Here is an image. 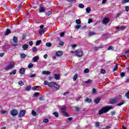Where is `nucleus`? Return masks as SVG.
<instances>
[{
	"label": "nucleus",
	"mask_w": 129,
	"mask_h": 129,
	"mask_svg": "<svg viewBox=\"0 0 129 129\" xmlns=\"http://www.w3.org/2000/svg\"><path fill=\"white\" fill-rule=\"evenodd\" d=\"M39 58L40 57H39V56L36 55L33 58V62H37L38 60H39Z\"/></svg>",
	"instance_id": "4468645a"
},
{
	"label": "nucleus",
	"mask_w": 129,
	"mask_h": 129,
	"mask_svg": "<svg viewBox=\"0 0 129 129\" xmlns=\"http://www.w3.org/2000/svg\"><path fill=\"white\" fill-rule=\"evenodd\" d=\"M21 8H22V5H19L18 7V12H21Z\"/></svg>",
	"instance_id": "a18cd8bd"
},
{
	"label": "nucleus",
	"mask_w": 129,
	"mask_h": 129,
	"mask_svg": "<svg viewBox=\"0 0 129 129\" xmlns=\"http://www.w3.org/2000/svg\"><path fill=\"white\" fill-rule=\"evenodd\" d=\"M41 43H42V40H37L36 42V46H39L40 45V44H41Z\"/></svg>",
	"instance_id": "bb28decb"
},
{
	"label": "nucleus",
	"mask_w": 129,
	"mask_h": 129,
	"mask_svg": "<svg viewBox=\"0 0 129 129\" xmlns=\"http://www.w3.org/2000/svg\"><path fill=\"white\" fill-rule=\"evenodd\" d=\"M45 15H46V16H50V15H52V12H51V11H48V12H47L46 14H45Z\"/></svg>",
	"instance_id": "49530a36"
},
{
	"label": "nucleus",
	"mask_w": 129,
	"mask_h": 129,
	"mask_svg": "<svg viewBox=\"0 0 129 129\" xmlns=\"http://www.w3.org/2000/svg\"><path fill=\"white\" fill-rule=\"evenodd\" d=\"M63 55V52L61 51H57L56 52L55 56H57V57H61Z\"/></svg>",
	"instance_id": "6e6552de"
},
{
	"label": "nucleus",
	"mask_w": 129,
	"mask_h": 129,
	"mask_svg": "<svg viewBox=\"0 0 129 129\" xmlns=\"http://www.w3.org/2000/svg\"><path fill=\"white\" fill-rule=\"evenodd\" d=\"M39 86H34L32 88V89H33L34 90H37V88H39Z\"/></svg>",
	"instance_id": "4d7b16f0"
},
{
	"label": "nucleus",
	"mask_w": 129,
	"mask_h": 129,
	"mask_svg": "<svg viewBox=\"0 0 129 129\" xmlns=\"http://www.w3.org/2000/svg\"><path fill=\"white\" fill-rule=\"evenodd\" d=\"M13 41L14 43H18V37L17 36H14Z\"/></svg>",
	"instance_id": "b1692460"
},
{
	"label": "nucleus",
	"mask_w": 129,
	"mask_h": 129,
	"mask_svg": "<svg viewBox=\"0 0 129 129\" xmlns=\"http://www.w3.org/2000/svg\"><path fill=\"white\" fill-rule=\"evenodd\" d=\"M32 114L33 116H36L37 115V112L34 110H33L32 111Z\"/></svg>",
	"instance_id": "473e14b6"
},
{
	"label": "nucleus",
	"mask_w": 129,
	"mask_h": 129,
	"mask_svg": "<svg viewBox=\"0 0 129 129\" xmlns=\"http://www.w3.org/2000/svg\"><path fill=\"white\" fill-rule=\"evenodd\" d=\"M92 93H93V94H96V90L95 89L93 88L92 89Z\"/></svg>",
	"instance_id": "13d9d810"
},
{
	"label": "nucleus",
	"mask_w": 129,
	"mask_h": 129,
	"mask_svg": "<svg viewBox=\"0 0 129 129\" xmlns=\"http://www.w3.org/2000/svg\"><path fill=\"white\" fill-rule=\"evenodd\" d=\"M116 28L117 29V30H124V29H126V27L122 26V27H120L117 26V27H116Z\"/></svg>",
	"instance_id": "6ab92c4d"
},
{
	"label": "nucleus",
	"mask_w": 129,
	"mask_h": 129,
	"mask_svg": "<svg viewBox=\"0 0 129 129\" xmlns=\"http://www.w3.org/2000/svg\"><path fill=\"white\" fill-rule=\"evenodd\" d=\"M58 44L60 46H64V42L62 41H60Z\"/></svg>",
	"instance_id": "bf43d9fd"
},
{
	"label": "nucleus",
	"mask_w": 129,
	"mask_h": 129,
	"mask_svg": "<svg viewBox=\"0 0 129 129\" xmlns=\"http://www.w3.org/2000/svg\"><path fill=\"white\" fill-rule=\"evenodd\" d=\"M25 57H26V54H25V53H21L20 54V57L22 59H24V58H25Z\"/></svg>",
	"instance_id": "72a5a7b5"
},
{
	"label": "nucleus",
	"mask_w": 129,
	"mask_h": 129,
	"mask_svg": "<svg viewBox=\"0 0 129 129\" xmlns=\"http://www.w3.org/2000/svg\"><path fill=\"white\" fill-rule=\"evenodd\" d=\"M101 74H105L106 73V72L104 69H101Z\"/></svg>",
	"instance_id": "09e8293b"
},
{
	"label": "nucleus",
	"mask_w": 129,
	"mask_h": 129,
	"mask_svg": "<svg viewBox=\"0 0 129 129\" xmlns=\"http://www.w3.org/2000/svg\"><path fill=\"white\" fill-rule=\"evenodd\" d=\"M28 68H32V67H34V64L32 63H30L29 64H28Z\"/></svg>",
	"instance_id": "4c0bfd02"
},
{
	"label": "nucleus",
	"mask_w": 129,
	"mask_h": 129,
	"mask_svg": "<svg viewBox=\"0 0 129 129\" xmlns=\"http://www.w3.org/2000/svg\"><path fill=\"white\" fill-rule=\"evenodd\" d=\"M125 103V101H121L120 103L116 104L117 106H121V105H122L123 104H124Z\"/></svg>",
	"instance_id": "4be33fe9"
},
{
	"label": "nucleus",
	"mask_w": 129,
	"mask_h": 129,
	"mask_svg": "<svg viewBox=\"0 0 129 129\" xmlns=\"http://www.w3.org/2000/svg\"><path fill=\"white\" fill-rule=\"evenodd\" d=\"M43 122H44V123H47V122H49V119L47 118L43 119Z\"/></svg>",
	"instance_id": "de8ad7c7"
},
{
	"label": "nucleus",
	"mask_w": 129,
	"mask_h": 129,
	"mask_svg": "<svg viewBox=\"0 0 129 129\" xmlns=\"http://www.w3.org/2000/svg\"><path fill=\"white\" fill-rule=\"evenodd\" d=\"M86 13H87L88 14H89L91 11V8L90 7H88L86 8Z\"/></svg>",
	"instance_id": "393cba45"
},
{
	"label": "nucleus",
	"mask_w": 129,
	"mask_h": 129,
	"mask_svg": "<svg viewBox=\"0 0 129 129\" xmlns=\"http://www.w3.org/2000/svg\"><path fill=\"white\" fill-rule=\"evenodd\" d=\"M1 112L2 114H5V113H7V111L2 110Z\"/></svg>",
	"instance_id": "69168bd1"
},
{
	"label": "nucleus",
	"mask_w": 129,
	"mask_h": 129,
	"mask_svg": "<svg viewBox=\"0 0 129 129\" xmlns=\"http://www.w3.org/2000/svg\"><path fill=\"white\" fill-rule=\"evenodd\" d=\"M18 84H19L20 86H23V85H24V82H23L22 81H20L18 82Z\"/></svg>",
	"instance_id": "a19ab883"
},
{
	"label": "nucleus",
	"mask_w": 129,
	"mask_h": 129,
	"mask_svg": "<svg viewBox=\"0 0 129 129\" xmlns=\"http://www.w3.org/2000/svg\"><path fill=\"white\" fill-rule=\"evenodd\" d=\"M10 113L12 116H16L18 115V110L16 109H13L11 111Z\"/></svg>",
	"instance_id": "423d86ee"
},
{
	"label": "nucleus",
	"mask_w": 129,
	"mask_h": 129,
	"mask_svg": "<svg viewBox=\"0 0 129 129\" xmlns=\"http://www.w3.org/2000/svg\"><path fill=\"white\" fill-rule=\"evenodd\" d=\"M76 53L78 57H82L83 55V51L81 49H78L76 50Z\"/></svg>",
	"instance_id": "39448f33"
},
{
	"label": "nucleus",
	"mask_w": 129,
	"mask_h": 129,
	"mask_svg": "<svg viewBox=\"0 0 129 129\" xmlns=\"http://www.w3.org/2000/svg\"><path fill=\"white\" fill-rule=\"evenodd\" d=\"M125 10L126 12H128L129 7L128 6H126L125 8Z\"/></svg>",
	"instance_id": "774afa93"
},
{
	"label": "nucleus",
	"mask_w": 129,
	"mask_h": 129,
	"mask_svg": "<svg viewBox=\"0 0 129 129\" xmlns=\"http://www.w3.org/2000/svg\"><path fill=\"white\" fill-rule=\"evenodd\" d=\"M110 109H112V107L110 106H106L105 107L102 108L99 111V115H101V114H103V113H106V112L109 111Z\"/></svg>",
	"instance_id": "f257e3e1"
},
{
	"label": "nucleus",
	"mask_w": 129,
	"mask_h": 129,
	"mask_svg": "<svg viewBox=\"0 0 129 129\" xmlns=\"http://www.w3.org/2000/svg\"><path fill=\"white\" fill-rule=\"evenodd\" d=\"M26 72V69L25 68H21L20 69V71H19V73H20V74H25V73Z\"/></svg>",
	"instance_id": "9d476101"
},
{
	"label": "nucleus",
	"mask_w": 129,
	"mask_h": 129,
	"mask_svg": "<svg viewBox=\"0 0 129 129\" xmlns=\"http://www.w3.org/2000/svg\"><path fill=\"white\" fill-rule=\"evenodd\" d=\"M125 96L126 97V98H127V99H129V91L125 93Z\"/></svg>",
	"instance_id": "79ce46f5"
},
{
	"label": "nucleus",
	"mask_w": 129,
	"mask_h": 129,
	"mask_svg": "<svg viewBox=\"0 0 129 129\" xmlns=\"http://www.w3.org/2000/svg\"><path fill=\"white\" fill-rule=\"evenodd\" d=\"M29 48V45L28 44H24L22 45V48L23 50H26Z\"/></svg>",
	"instance_id": "f8f14e48"
},
{
	"label": "nucleus",
	"mask_w": 129,
	"mask_h": 129,
	"mask_svg": "<svg viewBox=\"0 0 129 129\" xmlns=\"http://www.w3.org/2000/svg\"><path fill=\"white\" fill-rule=\"evenodd\" d=\"M54 78H55V80H59V79H60V75L59 74H54Z\"/></svg>",
	"instance_id": "2eb2a0df"
},
{
	"label": "nucleus",
	"mask_w": 129,
	"mask_h": 129,
	"mask_svg": "<svg viewBox=\"0 0 129 129\" xmlns=\"http://www.w3.org/2000/svg\"><path fill=\"white\" fill-rule=\"evenodd\" d=\"M42 74H44L45 75H50V74H51V72H49V71H43L42 72Z\"/></svg>",
	"instance_id": "aec40b11"
},
{
	"label": "nucleus",
	"mask_w": 129,
	"mask_h": 129,
	"mask_svg": "<svg viewBox=\"0 0 129 129\" xmlns=\"http://www.w3.org/2000/svg\"><path fill=\"white\" fill-rule=\"evenodd\" d=\"M80 109H81V108H80L78 107H75V110H76V111H79V110H80Z\"/></svg>",
	"instance_id": "e2e57ef3"
},
{
	"label": "nucleus",
	"mask_w": 129,
	"mask_h": 129,
	"mask_svg": "<svg viewBox=\"0 0 129 129\" xmlns=\"http://www.w3.org/2000/svg\"><path fill=\"white\" fill-rule=\"evenodd\" d=\"M75 29L76 30H79L81 28V26L80 25H78L75 26Z\"/></svg>",
	"instance_id": "e433bc0d"
},
{
	"label": "nucleus",
	"mask_w": 129,
	"mask_h": 129,
	"mask_svg": "<svg viewBox=\"0 0 129 129\" xmlns=\"http://www.w3.org/2000/svg\"><path fill=\"white\" fill-rule=\"evenodd\" d=\"M93 20H92V19H89L88 20V24H90V23H93Z\"/></svg>",
	"instance_id": "680f3d73"
},
{
	"label": "nucleus",
	"mask_w": 129,
	"mask_h": 129,
	"mask_svg": "<svg viewBox=\"0 0 129 129\" xmlns=\"http://www.w3.org/2000/svg\"><path fill=\"white\" fill-rule=\"evenodd\" d=\"M31 90V86H28L26 87V91H30Z\"/></svg>",
	"instance_id": "c9c22d12"
},
{
	"label": "nucleus",
	"mask_w": 129,
	"mask_h": 129,
	"mask_svg": "<svg viewBox=\"0 0 129 129\" xmlns=\"http://www.w3.org/2000/svg\"><path fill=\"white\" fill-rule=\"evenodd\" d=\"M121 3L122 5H124V4H126V3H129V0H122Z\"/></svg>",
	"instance_id": "c756f323"
},
{
	"label": "nucleus",
	"mask_w": 129,
	"mask_h": 129,
	"mask_svg": "<svg viewBox=\"0 0 129 129\" xmlns=\"http://www.w3.org/2000/svg\"><path fill=\"white\" fill-rule=\"evenodd\" d=\"M115 111H111V115H115Z\"/></svg>",
	"instance_id": "338daca9"
},
{
	"label": "nucleus",
	"mask_w": 129,
	"mask_h": 129,
	"mask_svg": "<svg viewBox=\"0 0 129 129\" xmlns=\"http://www.w3.org/2000/svg\"><path fill=\"white\" fill-rule=\"evenodd\" d=\"M46 46H47V47H51L52 43L51 42H47L46 43Z\"/></svg>",
	"instance_id": "ea45409f"
},
{
	"label": "nucleus",
	"mask_w": 129,
	"mask_h": 129,
	"mask_svg": "<svg viewBox=\"0 0 129 129\" xmlns=\"http://www.w3.org/2000/svg\"><path fill=\"white\" fill-rule=\"evenodd\" d=\"M66 107H63L60 109V110H61L62 114V115H63V116H67V117H68V116H69V115L68 114V113H67V112H66Z\"/></svg>",
	"instance_id": "7ed1b4c3"
},
{
	"label": "nucleus",
	"mask_w": 129,
	"mask_h": 129,
	"mask_svg": "<svg viewBox=\"0 0 129 129\" xmlns=\"http://www.w3.org/2000/svg\"><path fill=\"white\" fill-rule=\"evenodd\" d=\"M109 22V19L107 18H105L102 21L103 24H108V22Z\"/></svg>",
	"instance_id": "9b49d317"
},
{
	"label": "nucleus",
	"mask_w": 129,
	"mask_h": 129,
	"mask_svg": "<svg viewBox=\"0 0 129 129\" xmlns=\"http://www.w3.org/2000/svg\"><path fill=\"white\" fill-rule=\"evenodd\" d=\"M13 68H15V63L9 64L5 67V70H11V69H13Z\"/></svg>",
	"instance_id": "20e7f679"
},
{
	"label": "nucleus",
	"mask_w": 129,
	"mask_h": 129,
	"mask_svg": "<svg viewBox=\"0 0 129 129\" xmlns=\"http://www.w3.org/2000/svg\"><path fill=\"white\" fill-rule=\"evenodd\" d=\"M49 87H54L56 90L60 89V86L56 82H51L48 84Z\"/></svg>",
	"instance_id": "f03ea898"
},
{
	"label": "nucleus",
	"mask_w": 129,
	"mask_h": 129,
	"mask_svg": "<svg viewBox=\"0 0 129 129\" xmlns=\"http://www.w3.org/2000/svg\"><path fill=\"white\" fill-rule=\"evenodd\" d=\"M11 31L10 30V29H7L6 30V31L5 32V33H4V35L5 36H8V35H9V34H11Z\"/></svg>",
	"instance_id": "dca6fc26"
},
{
	"label": "nucleus",
	"mask_w": 129,
	"mask_h": 129,
	"mask_svg": "<svg viewBox=\"0 0 129 129\" xmlns=\"http://www.w3.org/2000/svg\"><path fill=\"white\" fill-rule=\"evenodd\" d=\"M107 50H113V46H109L107 49Z\"/></svg>",
	"instance_id": "6e6d98bb"
},
{
	"label": "nucleus",
	"mask_w": 129,
	"mask_h": 129,
	"mask_svg": "<svg viewBox=\"0 0 129 129\" xmlns=\"http://www.w3.org/2000/svg\"><path fill=\"white\" fill-rule=\"evenodd\" d=\"M101 100V98L99 97H97L94 100V102L96 104H98L99 102H100V101Z\"/></svg>",
	"instance_id": "1a4fd4ad"
},
{
	"label": "nucleus",
	"mask_w": 129,
	"mask_h": 129,
	"mask_svg": "<svg viewBox=\"0 0 129 129\" xmlns=\"http://www.w3.org/2000/svg\"><path fill=\"white\" fill-rule=\"evenodd\" d=\"M37 50H38V49H37V47H33V48H32V51H33V52H37Z\"/></svg>",
	"instance_id": "8fccbe9b"
},
{
	"label": "nucleus",
	"mask_w": 129,
	"mask_h": 129,
	"mask_svg": "<svg viewBox=\"0 0 129 129\" xmlns=\"http://www.w3.org/2000/svg\"><path fill=\"white\" fill-rule=\"evenodd\" d=\"M17 74V70L14 69V70H13L10 73V75H16V74Z\"/></svg>",
	"instance_id": "f3484780"
},
{
	"label": "nucleus",
	"mask_w": 129,
	"mask_h": 129,
	"mask_svg": "<svg viewBox=\"0 0 129 129\" xmlns=\"http://www.w3.org/2000/svg\"><path fill=\"white\" fill-rule=\"evenodd\" d=\"M125 76V73L124 72H122L120 74V76H121L122 78L124 77Z\"/></svg>",
	"instance_id": "37998d69"
},
{
	"label": "nucleus",
	"mask_w": 129,
	"mask_h": 129,
	"mask_svg": "<svg viewBox=\"0 0 129 129\" xmlns=\"http://www.w3.org/2000/svg\"><path fill=\"white\" fill-rule=\"evenodd\" d=\"M53 115L56 118L59 117V113H58V112H57V111H55V112H53Z\"/></svg>",
	"instance_id": "a878e982"
},
{
	"label": "nucleus",
	"mask_w": 129,
	"mask_h": 129,
	"mask_svg": "<svg viewBox=\"0 0 129 129\" xmlns=\"http://www.w3.org/2000/svg\"><path fill=\"white\" fill-rule=\"evenodd\" d=\"M40 95V93L39 92H35L34 94H33V97H38V96Z\"/></svg>",
	"instance_id": "cd10ccee"
},
{
	"label": "nucleus",
	"mask_w": 129,
	"mask_h": 129,
	"mask_svg": "<svg viewBox=\"0 0 129 129\" xmlns=\"http://www.w3.org/2000/svg\"><path fill=\"white\" fill-rule=\"evenodd\" d=\"M79 8H80V9H83V8H84V5L83 4H80L79 5Z\"/></svg>",
	"instance_id": "c03bdc74"
},
{
	"label": "nucleus",
	"mask_w": 129,
	"mask_h": 129,
	"mask_svg": "<svg viewBox=\"0 0 129 129\" xmlns=\"http://www.w3.org/2000/svg\"><path fill=\"white\" fill-rule=\"evenodd\" d=\"M85 101L88 103H91V102H92V100L89 99V98H87L85 99Z\"/></svg>",
	"instance_id": "a211bd4d"
},
{
	"label": "nucleus",
	"mask_w": 129,
	"mask_h": 129,
	"mask_svg": "<svg viewBox=\"0 0 129 129\" xmlns=\"http://www.w3.org/2000/svg\"><path fill=\"white\" fill-rule=\"evenodd\" d=\"M25 114H26V110H22L20 111V112L19 114V117H23V116H25Z\"/></svg>",
	"instance_id": "0eeeda50"
},
{
	"label": "nucleus",
	"mask_w": 129,
	"mask_h": 129,
	"mask_svg": "<svg viewBox=\"0 0 129 129\" xmlns=\"http://www.w3.org/2000/svg\"><path fill=\"white\" fill-rule=\"evenodd\" d=\"M117 69H118V67L117 64H116L114 67V69H113V72H114L115 71H116V70H117Z\"/></svg>",
	"instance_id": "f704fd0d"
},
{
	"label": "nucleus",
	"mask_w": 129,
	"mask_h": 129,
	"mask_svg": "<svg viewBox=\"0 0 129 129\" xmlns=\"http://www.w3.org/2000/svg\"><path fill=\"white\" fill-rule=\"evenodd\" d=\"M49 82L48 81H45L44 82V85H48V86H49Z\"/></svg>",
	"instance_id": "603ef678"
},
{
	"label": "nucleus",
	"mask_w": 129,
	"mask_h": 129,
	"mask_svg": "<svg viewBox=\"0 0 129 129\" xmlns=\"http://www.w3.org/2000/svg\"><path fill=\"white\" fill-rule=\"evenodd\" d=\"M45 9L43 7H40V9H39V13H43L44 12Z\"/></svg>",
	"instance_id": "c85d7f7f"
},
{
	"label": "nucleus",
	"mask_w": 129,
	"mask_h": 129,
	"mask_svg": "<svg viewBox=\"0 0 129 129\" xmlns=\"http://www.w3.org/2000/svg\"><path fill=\"white\" fill-rule=\"evenodd\" d=\"M85 83H86V84H88L89 83H91V80L88 79L87 81H85Z\"/></svg>",
	"instance_id": "58836bf2"
},
{
	"label": "nucleus",
	"mask_w": 129,
	"mask_h": 129,
	"mask_svg": "<svg viewBox=\"0 0 129 129\" xmlns=\"http://www.w3.org/2000/svg\"><path fill=\"white\" fill-rule=\"evenodd\" d=\"M77 78H78V74H75L74 77L73 78V81H76V80H77Z\"/></svg>",
	"instance_id": "412c9836"
},
{
	"label": "nucleus",
	"mask_w": 129,
	"mask_h": 129,
	"mask_svg": "<svg viewBox=\"0 0 129 129\" xmlns=\"http://www.w3.org/2000/svg\"><path fill=\"white\" fill-rule=\"evenodd\" d=\"M94 35H95V33L93 31H89V33H88V35L90 37H91V36H93Z\"/></svg>",
	"instance_id": "5701e85b"
},
{
	"label": "nucleus",
	"mask_w": 129,
	"mask_h": 129,
	"mask_svg": "<svg viewBox=\"0 0 129 129\" xmlns=\"http://www.w3.org/2000/svg\"><path fill=\"white\" fill-rule=\"evenodd\" d=\"M36 76H37V74H32V75H30V76H29V78H33V77H36Z\"/></svg>",
	"instance_id": "864d4df0"
},
{
	"label": "nucleus",
	"mask_w": 129,
	"mask_h": 129,
	"mask_svg": "<svg viewBox=\"0 0 129 129\" xmlns=\"http://www.w3.org/2000/svg\"><path fill=\"white\" fill-rule=\"evenodd\" d=\"M84 73H89V69H86L84 71Z\"/></svg>",
	"instance_id": "5fc2aeb1"
},
{
	"label": "nucleus",
	"mask_w": 129,
	"mask_h": 129,
	"mask_svg": "<svg viewBox=\"0 0 129 129\" xmlns=\"http://www.w3.org/2000/svg\"><path fill=\"white\" fill-rule=\"evenodd\" d=\"M39 100H40V101H43L45 100V99L43 98V96H41L39 98Z\"/></svg>",
	"instance_id": "3c124183"
},
{
	"label": "nucleus",
	"mask_w": 129,
	"mask_h": 129,
	"mask_svg": "<svg viewBox=\"0 0 129 129\" xmlns=\"http://www.w3.org/2000/svg\"><path fill=\"white\" fill-rule=\"evenodd\" d=\"M45 32H46L45 30L41 29L39 31V35H42V34H44V33H45Z\"/></svg>",
	"instance_id": "2f4dec72"
},
{
	"label": "nucleus",
	"mask_w": 129,
	"mask_h": 129,
	"mask_svg": "<svg viewBox=\"0 0 129 129\" xmlns=\"http://www.w3.org/2000/svg\"><path fill=\"white\" fill-rule=\"evenodd\" d=\"M76 23L78 25H80V24H81V20L80 19H77L76 20Z\"/></svg>",
	"instance_id": "7c9ffc66"
},
{
	"label": "nucleus",
	"mask_w": 129,
	"mask_h": 129,
	"mask_svg": "<svg viewBox=\"0 0 129 129\" xmlns=\"http://www.w3.org/2000/svg\"><path fill=\"white\" fill-rule=\"evenodd\" d=\"M65 35V32H62L60 34V37H64V36Z\"/></svg>",
	"instance_id": "0e129e2a"
},
{
	"label": "nucleus",
	"mask_w": 129,
	"mask_h": 129,
	"mask_svg": "<svg viewBox=\"0 0 129 129\" xmlns=\"http://www.w3.org/2000/svg\"><path fill=\"white\" fill-rule=\"evenodd\" d=\"M98 49H99V47H97V46L94 47V50L95 51V52H97V51H98Z\"/></svg>",
	"instance_id": "052dcab7"
},
{
	"label": "nucleus",
	"mask_w": 129,
	"mask_h": 129,
	"mask_svg": "<svg viewBox=\"0 0 129 129\" xmlns=\"http://www.w3.org/2000/svg\"><path fill=\"white\" fill-rule=\"evenodd\" d=\"M109 103L110 104H114L116 103V100L114 99H111L109 100Z\"/></svg>",
	"instance_id": "ddd939ff"
}]
</instances>
